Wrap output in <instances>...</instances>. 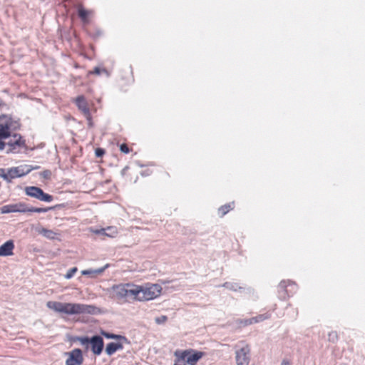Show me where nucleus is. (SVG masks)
<instances>
[{
	"label": "nucleus",
	"mask_w": 365,
	"mask_h": 365,
	"mask_svg": "<svg viewBox=\"0 0 365 365\" xmlns=\"http://www.w3.org/2000/svg\"><path fill=\"white\" fill-rule=\"evenodd\" d=\"M48 308L66 314H93L96 307L93 305H86L74 303H62L55 301H48L46 304Z\"/></svg>",
	"instance_id": "nucleus-1"
},
{
	"label": "nucleus",
	"mask_w": 365,
	"mask_h": 365,
	"mask_svg": "<svg viewBox=\"0 0 365 365\" xmlns=\"http://www.w3.org/2000/svg\"><path fill=\"white\" fill-rule=\"evenodd\" d=\"M138 285L127 283L113 285L112 290L113 297L118 299L128 300L132 299L137 300Z\"/></svg>",
	"instance_id": "nucleus-2"
},
{
	"label": "nucleus",
	"mask_w": 365,
	"mask_h": 365,
	"mask_svg": "<svg viewBox=\"0 0 365 365\" xmlns=\"http://www.w3.org/2000/svg\"><path fill=\"white\" fill-rule=\"evenodd\" d=\"M162 287L158 284L138 285V301H149L158 297L161 293Z\"/></svg>",
	"instance_id": "nucleus-3"
},
{
	"label": "nucleus",
	"mask_w": 365,
	"mask_h": 365,
	"mask_svg": "<svg viewBox=\"0 0 365 365\" xmlns=\"http://www.w3.org/2000/svg\"><path fill=\"white\" fill-rule=\"evenodd\" d=\"M51 207L43 208V207H29L24 203H16L6 205L1 207V212L2 214L11 213V212H46L51 210Z\"/></svg>",
	"instance_id": "nucleus-4"
},
{
	"label": "nucleus",
	"mask_w": 365,
	"mask_h": 365,
	"mask_svg": "<svg viewBox=\"0 0 365 365\" xmlns=\"http://www.w3.org/2000/svg\"><path fill=\"white\" fill-rule=\"evenodd\" d=\"M78 341L86 349L91 348L95 355H100L103 349L104 342L101 336L95 335L91 338L88 336L78 337Z\"/></svg>",
	"instance_id": "nucleus-5"
},
{
	"label": "nucleus",
	"mask_w": 365,
	"mask_h": 365,
	"mask_svg": "<svg viewBox=\"0 0 365 365\" xmlns=\"http://www.w3.org/2000/svg\"><path fill=\"white\" fill-rule=\"evenodd\" d=\"M25 193L30 197L38 200L50 202L53 200L52 195L45 193L42 189L36 186H28L25 187Z\"/></svg>",
	"instance_id": "nucleus-6"
},
{
	"label": "nucleus",
	"mask_w": 365,
	"mask_h": 365,
	"mask_svg": "<svg viewBox=\"0 0 365 365\" xmlns=\"http://www.w3.org/2000/svg\"><path fill=\"white\" fill-rule=\"evenodd\" d=\"M38 166L33 168L31 165H23L17 167H13L9 169V175L10 182L14 178L23 177L29 174L32 170L38 169Z\"/></svg>",
	"instance_id": "nucleus-7"
},
{
	"label": "nucleus",
	"mask_w": 365,
	"mask_h": 365,
	"mask_svg": "<svg viewBox=\"0 0 365 365\" xmlns=\"http://www.w3.org/2000/svg\"><path fill=\"white\" fill-rule=\"evenodd\" d=\"M250 349L247 345L237 350L235 352L237 365H248L250 363Z\"/></svg>",
	"instance_id": "nucleus-8"
},
{
	"label": "nucleus",
	"mask_w": 365,
	"mask_h": 365,
	"mask_svg": "<svg viewBox=\"0 0 365 365\" xmlns=\"http://www.w3.org/2000/svg\"><path fill=\"white\" fill-rule=\"evenodd\" d=\"M68 358L66 361V365H81L83 361L82 351L79 349H75L66 354Z\"/></svg>",
	"instance_id": "nucleus-9"
},
{
	"label": "nucleus",
	"mask_w": 365,
	"mask_h": 365,
	"mask_svg": "<svg viewBox=\"0 0 365 365\" xmlns=\"http://www.w3.org/2000/svg\"><path fill=\"white\" fill-rule=\"evenodd\" d=\"M182 352H186L185 361L189 365H196L197 361L205 355L203 352L192 349L182 350Z\"/></svg>",
	"instance_id": "nucleus-10"
},
{
	"label": "nucleus",
	"mask_w": 365,
	"mask_h": 365,
	"mask_svg": "<svg viewBox=\"0 0 365 365\" xmlns=\"http://www.w3.org/2000/svg\"><path fill=\"white\" fill-rule=\"evenodd\" d=\"M76 104L78 109L83 113L85 117H88L90 109L88 107V103L83 96H79L76 99Z\"/></svg>",
	"instance_id": "nucleus-11"
},
{
	"label": "nucleus",
	"mask_w": 365,
	"mask_h": 365,
	"mask_svg": "<svg viewBox=\"0 0 365 365\" xmlns=\"http://www.w3.org/2000/svg\"><path fill=\"white\" fill-rule=\"evenodd\" d=\"M6 144L10 147L8 152H14L16 147L24 146V141L21 140V136L14 134L12 139H10Z\"/></svg>",
	"instance_id": "nucleus-12"
},
{
	"label": "nucleus",
	"mask_w": 365,
	"mask_h": 365,
	"mask_svg": "<svg viewBox=\"0 0 365 365\" xmlns=\"http://www.w3.org/2000/svg\"><path fill=\"white\" fill-rule=\"evenodd\" d=\"M10 136V127L8 124L0 123V150H2L6 143L2 141L3 139H6Z\"/></svg>",
	"instance_id": "nucleus-13"
},
{
	"label": "nucleus",
	"mask_w": 365,
	"mask_h": 365,
	"mask_svg": "<svg viewBox=\"0 0 365 365\" xmlns=\"http://www.w3.org/2000/svg\"><path fill=\"white\" fill-rule=\"evenodd\" d=\"M14 245L12 240H8L0 246V256H10L13 254Z\"/></svg>",
	"instance_id": "nucleus-14"
},
{
	"label": "nucleus",
	"mask_w": 365,
	"mask_h": 365,
	"mask_svg": "<svg viewBox=\"0 0 365 365\" xmlns=\"http://www.w3.org/2000/svg\"><path fill=\"white\" fill-rule=\"evenodd\" d=\"M123 346L121 343H115V342H110L107 344L106 347V353L108 356L113 355L115 352H116L118 350L123 349Z\"/></svg>",
	"instance_id": "nucleus-15"
},
{
	"label": "nucleus",
	"mask_w": 365,
	"mask_h": 365,
	"mask_svg": "<svg viewBox=\"0 0 365 365\" xmlns=\"http://www.w3.org/2000/svg\"><path fill=\"white\" fill-rule=\"evenodd\" d=\"M108 266H109V264H107L104 267H102L98 269H85V270L81 271V274L82 275H88L91 277H94L96 275L102 274L106 270V269L108 267Z\"/></svg>",
	"instance_id": "nucleus-16"
},
{
	"label": "nucleus",
	"mask_w": 365,
	"mask_h": 365,
	"mask_svg": "<svg viewBox=\"0 0 365 365\" xmlns=\"http://www.w3.org/2000/svg\"><path fill=\"white\" fill-rule=\"evenodd\" d=\"M96 234L104 235L110 237H113L117 234V229L114 227H108L105 229L97 230L94 231Z\"/></svg>",
	"instance_id": "nucleus-17"
},
{
	"label": "nucleus",
	"mask_w": 365,
	"mask_h": 365,
	"mask_svg": "<svg viewBox=\"0 0 365 365\" xmlns=\"http://www.w3.org/2000/svg\"><path fill=\"white\" fill-rule=\"evenodd\" d=\"M38 234L43 235L47 239L53 240L56 237V233L51 230H48L43 227H39L37 230Z\"/></svg>",
	"instance_id": "nucleus-18"
},
{
	"label": "nucleus",
	"mask_w": 365,
	"mask_h": 365,
	"mask_svg": "<svg viewBox=\"0 0 365 365\" xmlns=\"http://www.w3.org/2000/svg\"><path fill=\"white\" fill-rule=\"evenodd\" d=\"M186 352H182V350H176L174 353L176 357L174 365H185Z\"/></svg>",
	"instance_id": "nucleus-19"
},
{
	"label": "nucleus",
	"mask_w": 365,
	"mask_h": 365,
	"mask_svg": "<svg viewBox=\"0 0 365 365\" xmlns=\"http://www.w3.org/2000/svg\"><path fill=\"white\" fill-rule=\"evenodd\" d=\"M101 334L105 336L107 339H120L124 341H127V339L121 335H118L112 333H108L104 331H101Z\"/></svg>",
	"instance_id": "nucleus-20"
},
{
	"label": "nucleus",
	"mask_w": 365,
	"mask_h": 365,
	"mask_svg": "<svg viewBox=\"0 0 365 365\" xmlns=\"http://www.w3.org/2000/svg\"><path fill=\"white\" fill-rule=\"evenodd\" d=\"M220 287H225V288H227L231 291H234V292H237V291L242 289V287L239 286L237 283L230 282H225L223 284L220 285Z\"/></svg>",
	"instance_id": "nucleus-21"
},
{
	"label": "nucleus",
	"mask_w": 365,
	"mask_h": 365,
	"mask_svg": "<svg viewBox=\"0 0 365 365\" xmlns=\"http://www.w3.org/2000/svg\"><path fill=\"white\" fill-rule=\"evenodd\" d=\"M254 323H257V320L255 318H250L247 319H239L237 320V324L240 326L246 327L250 324H252Z\"/></svg>",
	"instance_id": "nucleus-22"
},
{
	"label": "nucleus",
	"mask_w": 365,
	"mask_h": 365,
	"mask_svg": "<svg viewBox=\"0 0 365 365\" xmlns=\"http://www.w3.org/2000/svg\"><path fill=\"white\" fill-rule=\"evenodd\" d=\"M233 207H232L231 204H227L223 206H221L218 209V212L220 214L221 217L226 215L230 210H232Z\"/></svg>",
	"instance_id": "nucleus-23"
},
{
	"label": "nucleus",
	"mask_w": 365,
	"mask_h": 365,
	"mask_svg": "<svg viewBox=\"0 0 365 365\" xmlns=\"http://www.w3.org/2000/svg\"><path fill=\"white\" fill-rule=\"evenodd\" d=\"M88 14V11L85 10L83 7L78 8V15L81 20L84 22L87 21V16Z\"/></svg>",
	"instance_id": "nucleus-24"
},
{
	"label": "nucleus",
	"mask_w": 365,
	"mask_h": 365,
	"mask_svg": "<svg viewBox=\"0 0 365 365\" xmlns=\"http://www.w3.org/2000/svg\"><path fill=\"white\" fill-rule=\"evenodd\" d=\"M0 177L5 180L6 182H10V177L9 175V170L6 172L4 168H0Z\"/></svg>",
	"instance_id": "nucleus-25"
},
{
	"label": "nucleus",
	"mask_w": 365,
	"mask_h": 365,
	"mask_svg": "<svg viewBox=\"0 0 365 365\" xmlns=\"http://www.w3.org/2000/svg\"><path fill=\"white\" fill-rule=\"evenodd\" d=\"M77 270V267H72L71 269H68L67 273L65 274V278L67 279L72 278Z\"/></svg>",
	"instance_id": "nucleus-26"
},
{
	"label": "nucleus",
	"mask_w": 365,
	"mask_h": 365,
	"mask_svg": "<svg viewBox=\"0 0 365 365\" xmlns=\"http://www.w3.org/2000/svg\"><path fill=\"white\" fill-rule=\"evenodd\" d=\"M104 73L107 76H108V73L106 69H101L98 67H95L93 71H91L90 73L100 75L101 73Z\"/></svg>",
	"instance_id": "nucleus-27"
},
{
	"label": "nucleus",
	"mask_w": 365,
	"mask_h": 365,
	"mask_svg": "<svg viewBox=\"0 0 365 365\" xmlns=\"http://www.w3.org/2000/svg\"><path fill=\"white\" fill-rule=\"evenodd\" d=\"M329 341L335 342L338 339V335L336 331H331L328 335Z\"/></svg>",
	"instance_id": "nucleus-28"
},
{
	"label": "nucleus",
	"mask_w": 365,
	"mask_h": 365,
	"mask_svg": "<svg viewBox=\"0 0 365 365\" xmlns=\"http://www.w3.org/2000/svg\"><path fill=\"white\" fill-rule=\"evenodd\" d=\"M167 319H168V317L166 316L162 315L160 317H156L155 319V321L158 324H161L165 323L167 321Z\"/></svg>",
	"instance_id": "nucleus-29"
},
{
	"label": "nucleus",
	"mask_w": 365,
	"mask_h": 365,
	"mask_svg": "<svg viewBox=\"0 0 365 365\" xmlns=\"http://www.w3.org/2000/svg\"><path fill=\"white\" fill-rule=\"evenodd\" d=\"M254 318L257 320V322H262V321H263L264 319H268L269 318V315H267V314H260V315H259L257 317H255Z\"/></svg>",
	"instance_id": "nucleus-30"
},
{
	"label": "nucleus",
	"mask_w": 365,
	"mask_h": 365,
	"mask_svg": "<svg viewBox=\"0 0 365 365\" xmlns=\"http://www.w3.org/2000/svg\"><path fill=\"white\" fill-rule=\"evenodd\" d=\"M95 154L97 157H102L105 154V150L102 148L96 149Z\"/></svg>",
	"instance_id": "nucleus-31"
},
{
	"label": "nucleus",
	"mask_w": 365,
	"mask_h": 365,
	"mask_svg": "<svg viewBox=\"0 0 365 365\" xmlns=\"http://www.w3.org/2000/svg\"><path fill=\"white\" fill-rule=\"evenodd\" d=\"M51 175V171L49 170H44L42 173H41L40 175L42 176L45 179H48Z\"/></svg>",
	"instance_id": "nucleus-32"
},
{
	"label": "nucleus",
	"mask_w": 365,
	"mask_h": 365,
	"mask_svg": "<svg viewBox=\"0 0 365 365\" xmlns=\"http://www.w3.org/2000/svg\"><path fill=\"white\" fill-rule=\"evenodd\" d=\"M120 150L122 153H128L129 148L126 144H121L120 146Z\"/></svg>",
	"instance_id": "nucleus-33"
},
{
	"label": "nucleus",
	"mask_w": 365,
	"mask_h": 365,
	"mask_svg": "<svg viewBox=\"0 0 365 365\" xmlns=\"http://www.w3.org/2000/svg\"><path fill=\"white\" fill-rule=\"evenodd\" d=\"M86 119L88 120V126L89 127H92L93 126V121H92V119H91V113H89L88 117H86Z\"/></svg>",
	"instance_id": "nucleus-34"
},
{
	"label": "nucleus",
	"mask_w": 365,
	"mask_h": 365,
	"mask_svg": "<svg viewBox=\"0 0 365 365\" xmlns=\"http://www.w3.org/2000/svg\"><path fill=\"white\" fill-rule=\"evenodd\" d=\"M285 287H286V282H281L280 284H279V288L282 289L284 292H286Z\"/></svg>",
	"instance_id": "nucleus-35"
},
{
	"label": "nucleus",
	"mask_w": 365,
	"mask_h": 365,
	"mask_svg": "<svg viewBox=\"0 0 365 365\" xmlns=\"http://www.w3.org/2000/svg\"><path fill=\"white\" fill-rule=\"evenodd\" d=\"M281 365H290V364H289V362L287 360H285V359H284V360H283V361H282Z\"/></svg>",
	"instance_id": "nucleus-36"
}]
</instances>
